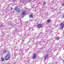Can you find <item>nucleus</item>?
<instances>
[{"instance_id":"nucleus-1","label":"nucleus","mask_w":64,"mask_h":64,"mask_svg":"<svg viewBox=\"0 0 64 64\" xmlns=\"http://www.w3.org/2000/svg\"><path fill=\"white\" fill-rule=\"evenodd\" d=\"M10 58V54H8L6 55L5 58L6 60H8Z\"/></svg>"},{"instance_id":"nucleus-2","label":"nucleus","mask_w":64,"mask_h":64,"mask_svg":"<svg viewBox=\"0 0 64 64\" xmlns=\"http://www.w3.org/2000/svg\"><path fill=\"white\" fill-rule=\"evenodd\" d=\"M16 7V6L15 7V8H14V9H15L16 11V12L18 13H20V12H21V10H20V9L18 8H15Z\"/></svg>"},{"instance_id":"nucleus-3","label":"nucleus","mask_w":64,"mask_h":64,"mask_svg":"<svg viewBox=\"0 0 64 64\" xmlns=\"http://www.w3.org/2000/svg\"><path fill=\"white\" fill-rule=\"evenodd\" d=\"M64 27V24L63 23L61 24V25L60 26V28L61 29V30H62Z\"/></svg>"},{"instance_id":"nucleus-4","label":"nucleus","mask_w":64,"mask_h":64,"mask_svg":"<svg viewBox=\"0 0 64 64\" xmlns=\"http://www.w3.org/2000/svg\"><path fill=\"white\" fill-rule=\"evenodd\" d=\"M37 56L36 54H34L33 56V58L34 59H36V58H37Z\"/></svg>"},{"instance_id":"nucleus-5","label":"nucleus","mask_w":64,"mask_h":64,"mask_svg":"<svg viewBox=\"0 0 64 64\" xmlns=\"http://www.w3.org/2000/svg\"><path fill=\"white\" fill-rule=\"evenodd\" d=\"M26 14V12L25 11H24L22 12V16H24L25 14Z\"/></svg>"},{"instance_id":"nucleus-6","label":"nucleus","mask_w":64,"mask_h":64,"mask_svg":"<svg viewBox=\"0 0 64 64\" xmlns=\"http://www.w3.org/2000/svg\"><path fill=\"white\" fill-rule=\"evenodd\" d=\"M6 52L7 51H6V50H3V51L2 52V53L3 54H6Z\"/></svg>"},{"instance_id":"nucleus-7","label":"nucleus","mask_w":64,"mask_h":64,"mask_svg":"<svg viewBox=\"0 0 64 64\" xmlns=\"http://www.w3.org/2000/svg\"><path fill=\"white\" fill-rule=\"evenodd\" d=\"M48 54H46V56L44 57V59H46L48 58Z\"/></svg>"},{"instance_id":"nucleus-8","label":"nucleus","mask_w":64,"mask_h":64,"mask_svg":"<svg viewBox=\"0 0 64 64\" xmlns=\"http://www.w3.org/2000/svg\"><path fill=\"white\" fill-rule=\"evenodd\" d=\"M29 16L30 17V18H32V17H33V15H32V14H30V15H29Z\"/></svg>"},{"instance_id":"nucleus-9","label":"nucleus","mask_w":64,"mask_h":64,"mask_svg":"<svg viewBox=\"0 0 64 64\" xmlns=\"http://www.w3.org/2000/svg\"><path fill=\"white\" fill-rule=\"evenodd\" d=\"M60 38H59V37H58L57 38H56V40H59V39H60Z\"/></svg>"},{"instance_id":"nucleus-10","label":"nucleus","mask_w":64,"mask_h":64,"mask_svg":"<svg viewBox=\"0 0 64 64\" xmlns=\"http://www.w3.org/2000/svg\"><path fill=\"white\" fill-rule=\"evenodd\" d=\"M1 59L2 61H4V58H1Z\"/></svg>"},{"instance_id":"nucleus-11","label":"nucleus","mask_w":64,"mask_h":64,"mask_svg":"<svg viewBox=\"0 0 64 64\" xmlns=\"http://www.w3.org/2000/svg\"><path fill=\"white\" fill-rule=\"evenodd\" d=\"M46 2H43V5H45L46 4Z\"/></svg>"},{"instance_id":"nucleus-12","label":"nucleus","mask_w":64,"mask_h":64,"mask_svg":"<svg viewBox=\"0 0 64 64\" xmlns=\"http://www.w3.org/2000/svg\"><path fill=\"white\" fill-rule=\"evenodd\" d=\"M38 28H40V24H38Z\"/></svg>"},{"instance_id":"nucleus-13","label":"nucleus","mask_w":64,"mask_h":64,"mask_svg":"<svg viewBox=\"0 0 64 64\" xmlns=\"http://www.w3.org/2000/svg\"><path fill=\"white\" fill-rule=\"evenodd\" d=\"M48 22H50V20L48 19L47 21Z\"/></svg>"},{"instance_id":"nucleus-14","label":"nucleus","mask_w":64,"mask_h":64,"mask_svg":"<svg viewBox=\"0 0 64 64\" xmlns=\"http://www.w3.org/2000/svg\"><path fill=\"white\" fill-rule=\"evenodd\" d=\"M10 10H13V8L12 7H10Z\"/></svg>"},{"instance_id":"nucleus-15","label":"nucleus","mask_w":64,"mask_h":64,"mask_svg":"<svg viewBox=\"0 0 64 64\" xmlns=\"http://www.w3.org/2000/svg\"><path fill=\"white\" fill-rule=\"evenodd\" d=\"M42 24H40V28H41V27H42Z\"/></svg>"},{"instance_id":"nucleus-16","label":"nucleus","mask_w":64,"mask_h":64,"mask_svg":"<svg viewBox=\"0 0 64 64\" xmlns=\"http://www.w3.org/2000/svg\"><path fill=\"white\" fill-rule=\"evenodd\" d=\"M62 18H64V14L62 16Z\"/></svg>"},{"instance_id":"nucleus-17","label":"nucleus","mask_w":64,"mask_h":64,"mask_svg":"<svg viewBox=\"0 0 64 64\" xmlns=\"http://www.w3.org/2000/svg\"><path fill=\"white\" fill-rule=\"evenodd\" d=\"M31 1H32V0H29V2H31Z\"/></svg>"},{"instance_id":"nucleus-18","label":"nucleus","mask_w":64,"mask_h":64,"mask_svg":"<svg viewBox=\"0 0 64 64\" xmlns=\"http://www.w3.org/2000/svg\"><path fill=\"white\" fill-rule=\"evenodd\" d=\"M62 6H64V4H63L62 5Z\"/></svg>"},{"instance_id":"nucleus-19","label":"nucleus","mask_w":64,"mask_h":64,"mask_svg":"<svg viewBox=\"0 0 64 64\" xmlns=\"http://www.w3.org/2000/svg\"><path fill=\"white\" fill-rule=\"evenodd\" d=\"M13 0V2H15V0Z\"/></svg>"},{"instance_id":"nucleus-20","label":"nucleus","mask_w":64,"mask_h":64,"mask_svg":"<svg viewBox=\"0 0 64 64\" xmlns=\"http://www.w3.org/2000/svg\"><path fill=\"white\" fill-rule=\"evenodd\" d=\"M63 62H64V60H63Z\"/></svg>"},{"instance_id":"nucleus-21","label":"nucleus","mask_w":64,"mask_h":64,"mask_svg":"<svg viewBox=\"0 0 64 64\" xmlns=\"http://www.w3.org/2000/svg\"><path fill=\"white\" fill-rule=\"evenodd\" d=\"M41 33H42V32H40V34H41Z\"/></svg>"}]
</instances>
